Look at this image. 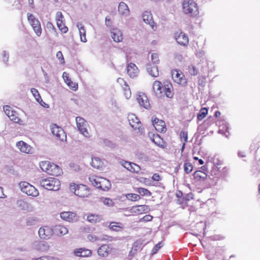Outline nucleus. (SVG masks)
<instances>
[{
  "instance_id": "39448f33",
  "label": "nucleus",
  "mask_w": 260,
  "mask_h": 260,
  "mask_svg": "<svg viewBox=\"0 0 260 260\" xmlns=\"http://www.w3.org/2000/svg\"><path fill=\"white\" fill-rule=\"evenodd\" d=\"M19 186L21 191L28 196L36 197L39 194L38 190L27 182H20L19 184Z\"/></svg>"
},
{
  "instance_id": "052dcab7",
  "label": "nucleus",
  "mask_w": 260,
  "mask_h": 260,
  "mask_svg": "<svg viewBox=\"0 0 260 260\" xmlns=\"http://www.w3.org/2000/svg\"><path fill=\"white\" fill-rule=\"evenodd\" d=\"M36 220L32 218H29L27 220L26 223L27 225L30 226L35 225L36 223Z\"/></svg>"
},
{
  "instance_id": "f3484780",
  "label": "nucleus",
  "mask_w": 260,
  "mask_h": 260,
  "mask_svg": "<svg viewBox=\"0 0 260 260\" xmlns=\"http://www.w3.org/2000/svg\"><path fill=\"white\" fill-rule=\"evenodd\" d=\"M175 39L178 44L183 46L187 45L189 42L188 36L183 32H176Z\"/></svg>"
},
{
  "instance_id": "f03ea898",
  "label": "nucleus",
  "mask_w": 260,
  "mask_h": 260,
  "mask_svg": "<svg viewBox=\"0 0 260 260\" xmlns=\"http://www.w3.org/2000/svg\"><path fill=\"white\" fill-rule=\"evenodd\" d=\"M89 182L95 187L104 191L108 190L111 187L110 182L104 178L90 175L88 178Z\"/></svg>"
},
{
  "instance_id": "1a4fd4ad",
  "label": "nucleus",
  "mask_w": 260,
  "mask_h": 260,
  "mask_svg": "<svg viewBox=\"0 0 260 260\" xmlns=\"http://www.w3.org/2000/svg\"><path fill=\"white\" fill-rule=\"evenodd\" d=\"M39 235L42 239H49L53 234V229L48 226H44L39 229Z\"/></svg>"
},
{
  "instance_id": "bf43d9fd",
  "label": "nucleus",
  "mask_w": 260,
  "mask_h": 260,
  "mask_svg": "<svg viewBox=\"0 0 260 260\" xmlns=\"http://www.w3.org/2000/svg\"><path fill=\"white\" fill-rule=\"evenodd\" d=\"M3 61L6 63L9 60V53L6 51H4L3 53Z\"/></svg>"
},
{
  "instance_id": "dca6fc26",
  "label": "nucleus",
  "mask_w": 260,
  "mask_h": 260,
  "mask_svg": "<svg viewBox=\"0 0 260 260\" xmlns=\"http://www.w3.org/2000/svg\"><path fill=\"white\" fill-rule=\"evenodd\" d=\"M51 132L53 135L55 136L60 141H62L64 138H66V135L63 130L56 124L52 125Z\"/></svg>"
},
{
  "instance_id": "a18cd8bd",
  "label": "nucleus",
  "mask_w": 260,
  "mask_h": 260,
  "mask_svg": "<svg viewBox=\"0 0 260 260\" xmlns=\"http://www.w3.org/2000/svg\"><path fill=\"white\" fill-rule=\"evenodd\" d=\"M46 27L51 33H54L55 35H57L56 29L51 22H47Z\"/></svg>"
},
{
  "instance_id": "5fc2aeb1",
  "label": "nucleus",
  "mask_w": 260,
  "mask_h": 260,
  "mask_svg": "<svg viewBox=\"0 0 260 260\" xmlns=\"http://www.w3.org/2000/svg\"><path fill=\"white\" fill-rule=\"evenodd\" d=\"M67 84L71 89L74 91H76L78 88V84L76 83L73 82L71 80H70V82H67Z\"/></svg>"
},
{
  "instance_id": "f257e3e1",
  "label": "nucleus",
  "mask_w": 260,
  "mask_h": 260,
  "mask_svg": "<svg viewBox=\"0 0 260 260\" xmlns=\"http://www.w3.org/2000/svg\"><path fill=\"white\" fill-rule=\"evenodd\" d=\"M38 183L46 189L53 191L58 190L60 185L59 180L53 177H42L39 179Z\"/></svg>"
},
{
  "instance_id": "4d7b16f0",
  "label": "nucleus",
  "mask_w": 260,
  "mask_h": 260,
  "mask_svg": "<svg viewBox=\"0 0 260 260\" xmlns=\"http://www.w3.org/2000/svg\"><path fill=\"white\" fill-rule=\"evenodd\" d=\"M103 202L104 205H107L108 206H112L113 205V201L109 198H105L103 200Z\"/></svg>"
},
{
  "instance_id": "69168bd1",
  "label": "nucleus",
  "mask_w": 260,
  "mask_h": 260,
  "mask_svg": "<svg viewBox=\"0 0 260 260\" xmlns=\"http://www.w3.org/2000/svg\"><path fill=\"white\" fill-rule=\"evenodd\" d=\"M105 24L106 26H109V27L111 26L112 25V21H111L110 18L108 16H107L105 18Z\"/></svg>"
},
{
  "instance_id": "864d4df0",
  "label": "nucleus",
  "mask_w": 260,
  "mask_h": 260,
  "mask_svg": "<svg viewBox=\"0 0 260 260\" xmlns=\"http://www.w3.org/2000/svg\"><path fill=\"white\" fill-rule=\"evenodd\" d=\"M99 241H111L112 240V237L110 236H108L106 235H103L102 236L98 237Z\"/></svg>"
},
{
  "instance_id": "6e6552de",
  "label": "nucleus",
  "mask_w": 260,
  "mask_h": 260,
  "mask_svg": "<svg viewBox=\"0 0 260 260\" xmlns=\"http://www.w3.org/2000/svg\"><path fill=\"white\" fill-rule=\"evenodd\" d=\"M77 126L79 131L85 137L89 135L88 132L86 128L87 124V122L81 117H77L76 118Z\"/></svg>"
},
{
  "instance_id": "c756f323",
  "label": "nucleus",
  "mask_w": 260,
  "mask_h": 260,
  "mask_svg": "<svg viewBox=\"0 0 260 260\" xmlns=\"http://www.w3.org/2000/svg\"><path fill=\"white\" fill-rule=\"evenodd\" d=\"M118 12L122 15L127 16L129 14V10L127 5L124 2H120L118 5Z\"/></svg>"
},
{
  "instance_id": "412c9836",
  "label": "nucleus",
  "mask_w": 260,
  "mask_h": 260,
  "mask_svg": "<svg viewBox=\"0 0 260 260\" xmlns=\"http://www.w3.org/2000/svg\"><path fill=\"white\" fill-rule=\"evenodd\" d=\"M111 251L112 248L109 245L104 244L99 247L98 250V253L101 256L107 257L111 252Z\"/></svg>"
},
{
  "instance_id": "6ab92c4d",
  "label": "nucleus",
  "mask_w": 260,
  "mask_h": 260,
  "mask_svg": "<svg viewBox=\"0 0 260 260\" xmlns=\"http://www.w3.org/2000/svg\"><path fill=\"white\" fill-rule=\"evenodd\" d=\"M163 88L164 86L160 82L158 81H155L153 84V90L156 96L158 98H161L163 96Z\"/></svg>"
},
{
  "instance_id": "ea45409f",
  "label": "nucleus",
  "mask_w": 260,
  "mask_h": 260,
  "mask_svg": "<svg viewBox=\"0 0 260 260\" xmlns=\"http://www.w3.org/2000/svg\"><path fill=\"white\" fill-rule=\"evenodd\" d=\"M9 118L10 119L13 121L15 123H20V122L22 121L21 119L17 116L16 112H15L13 114H11V115H9Z\"/></svg>"
},
{
  "instance_id": "f8f14e48",
  "label": "nucleus",
  "mask_w": 260,
  "mask_h": 260,
  "mask_svg": "<svg viewBox=\"0 0 260 260\" xmlns=\"http://www.w3.org/2000/svg\"><path fill=\"white\" fill-rule=\"evenodd\" d=\"M63 16L61 12H57L56 14V21L57 26L58 28L63 33H66L68 30V28L65 26L63 23Z\"/></svg>"
},
{
  "instance_id": "c03bdc74",
  "label": "nucleus",
  "mask_w": 260,
  "mask_h": 260,
  "mask_svg": "<svg viewBox=\"0 0 260 260\" xmlns=\"http://www.w3.org/2000/svg\"><path fill=\"white\" fill-rule=\"evenodd\" d=\"M126 198L128 200L132 201H137L140 199V196L135 193H129L126 195Z\"/></svg>"
},
{
  "instance_id": "4c0bfd02",
  "label": "nucleus",
  "mask_w": 260,
  "mask_h": 260,
  "mask_svg": "<svg viewBox=\"0 0 260 260\" xmlns=\"http://www.w3.org/2000/svg\"><path fill=\"white\" fill-rule=\"evenodd\" d=\"M208 113V109L206 108H202L200 113L197 115L198 120H202L203 119Z\"/></svg>"
},
{
  "instance_id": "0eeeda50",
  "label": "nucleus",
  "mask_w": 260,
  "mask_h": 260,
  "mask_svg": "<svg viewBox=\"0 0 260 260\" xmlns=\"http://www.w3.org/2000/svg\"><path fill=\"white\" fill-rule=\"evenodd\" d=\"M172 77L173 80L178 84L184 86L187 83V81L182 73L177 70H173L172 72Z\"/></svg>"
},
{
  "instance_id": "2f4dec72",
  "label": "nucleus",
  "mask_w": 260,
  "mask_h": 260,
  "mask_svg": "<svg viewBox=\"0 0 260 260\" xmlns=\"http://www.w3.org/2000/svg\"><path fill=\"white\" fill-rule=\"evenodd\" d=\"M77 27H78L79 31L81 41L84 43L86 42L87 40L86 39V31L84 26L82 25L81 23L78 22L77 24Z\"/></svg>"
},
{
  "instance_id": "a19ab883",
  "label": "nucleus",
  "mask_w": 260,
  "mask_h": 260,
  "mask_svg": "<svg viewBox=\"0 0 260 260\" xmlns=\"http://www.w3.org/2000/svg\"><path fill=\"white\" fill-rule=\"evenodd\" d=\"M193 167L191 163L185 162L184 164V170L187 174L190 173L192 170Z\"/></svg>"
},
{
  "instance_id": "ddd939ff",
  "label": "nucleus",
  "mask_w": 260,
  "mask_h": 260,
  "mask_svg": "<svg viewBox=\"0 0 260 260\" xmlns=\"http://www.w3.org/2000/svg\"><path fill=\"white\" fill-rule=\"evenodd\" d=\"M31 247L33 249L45 252L49 250L50 246L48 243L44 241H35L31 244Z\"/></svg>"
},
{
  "instance_id": "f704fd0d",
  "label": "nucleus",
  "mask_w": 260,
  "mask_h": 260,
  "mask_svg": "<svg viewBox=\"0 0 260 260\" xmlns=\"http://www.w3.org/2000/svg\"><path fill=\"white\" fill-rule=\"evenodd\" d=\"M227 132L228 126L226 124H224V121H220L219 124L218 133L225 136V137H227L228 136L226 135Z\"/></svg>"
},
{
  "instance_id": "09e8293b",
  "label": "nucleus",
  "mask_w": 260,
  "mask_h": 260,
  "mask_svg": "<svg viewBox=\"0 0 260 260\" xmlns=\"http://www.w3.org/2000/svg\"><path fill=\"white\" fill-rule=\"evenodd\" d=\"M189 72L190 75L196 76L198 73V71L194 66L191 65L188 67Z\"/></svg>"
},
{
  "instance_id": "8fccbe9b",
  "label": "nucleus",
  "mask_w": 260,
  "mask_h": 260,
  "mask_svg": "<svg viewBox=\"0 0 260 260\" xmlns=\"http://www.w3.org/2000/svg\"><path fill=\"white\" fill-rule=\"evenodd\" d=\"M162 246V242H159L156 244L153 248L151 251V255H153L157 253V251Z\"/></svg>"
},
{
  "instance_id": "e2e57ef3",
  "label": "nucleus",
  "mask_w": 260,
  "mask_h": 260,
  "mask_svg": "<svg viewBox=\"0 0 260 260\" xmlns=\"http://www.w3.org/2000/svg\"><path fill=\"white\" fill-rule=\"evenodd\" d=\"M196 55L198 58H202L205 55V52L203 50H199V51H197Z\"/></svg>"
},
{
  "instance_id": "c85d7f7f",
  "label": "nucleus",
  "mask_w": 260,
  "mask_h": 260,
  "mask_svg": "<svg viewBox=\"0 0 260 260\" xmlns=\"http://www.w3.org/2000/svg\"><path fill=\"white\" fill-rule=\"evenodd\" d=\"M62 173V170L58 166L52 163L48 174L57 176L60 175Z\"/></svg>"
},
{
  "instance_id": "b1692460",
  "label": "nucleus",
  "mask_w": 260,
  "mask_h": 260,
  "mask_svg": "<svg viewBox=\"0 0 260 260\" xmlns=\"http://www.w3.org/2000/svg\"><path fill=\"white\" fill-rule=\"evenodd\" d=\"M173 87L171 83L167 82L164 85L163 88V96L164 95L168 98H172L173 96L174 93L172 91Z\"/></svg>"
},
{
  "instance_id": "473e14b6",
  "label": "nucleus",
  "mask_w": 260,
  "mask_h": 260,
  "mask_svg": "<svg viewBox=\"0 0 260 260\" xmlns=\"http://www.w3.org/2000/svg\"><path fill=\"white\" fill-rule=\"evenodd\" d=\"M91 165L94 168L101 169L102 168L104 165V163L100 158L98 157H94L92 158Z\"/></svg>"
},
{
  "instance_id": "4468645a",
  "label": "nucleus",
  "mask_w": 260,
  "mask_h": 260,
  "mask_svg": "<svg viewBox=\"0 0 260 260\" xmlns=\"http://www.w3.org/2000/svg\"><path fill=\"white\" fill-rule=\"evenodd\" d=\"M60 218L69 222H75L78 220L77 215L72 212H62L60 214Z\"/></svg>"
},
{
  "instance_id": "338daca9",
  "label": "nucleus",
  "mask_w": 260,
  "mask_h": 260,
  "mask_svg": "<svg viewBox=\"0 0 260 260\" xmlns=\"http://www.w3.org/2000/svg\"><path fill=\"white\" fill-rule=\"evenodd\" d=\"M62 77L64 79V80L65 81V82L67 84V82H70V80H71V79L69 78V77H68V74L66 73V72H64L62 74Z\"/></svg>"
},
{
  "instance_id": "9b49d317",
  "label": "nucleus",
  "mask_w": 260,
  "mask_h": 260,
  "mask_svg": "<svg viewBox=\"0 0 260 260\" xmlns=\"http://www.w3.org/2000/svg\"><path fill=\"white\" fill-rule=\"evenodd\" d=\"M16 147L23 153L27 154H32L34 152V148L24 142V141H20L17 142L16 144Z\"/></svg>"
},
{
  "instance_id": "49530a36",
  "label": "nucleus",
  "mask_w": 260,
  "mask_h": 260,
  "mask_svg": "<svg viewBox=\"0 0 260 260\" xmlns=\"http://www.w3.org/2000/svg\"><path fill=\"white\" fill-rule=\"evenodd\" d=\"M98 217L97 215H95L93 214H91L90 215L87 216V219L88 221L91 223H96L98 222L99 220H98Z\"/></svg>"
},
{
  "instance_id": "7c9ffc66",
  "label": "nucleus",
  "mask_w": 260,
  "mask_h": 260,
  "mask_svg": "<svg viewBox=\"0 0 260 260\" xmlns=\"http://www.w3.org/2000/svg\"><path fill=\"white\" fill-rule=\"evenodd\" d=\"M143 21L147 24H149L152 28H154V22L152 20V14L149 12L146 11L142 16Z\"/></svg>"
},
{
  "instance_id": "680f3d73",
  "label": "nucleus",
  "mask_w": 260,
  "mask_h": 260,
  "mask_svg": "<svg viewBox=\"0 0 260 260\" xmlns=\"http://www.w3.org/2000/svg\"><path fill=\"white\" fill-rule=\"evenodd\" d=\"M180 137L184 139V142H187L188 140V134L185 132H181Z\"/></svg>"
},
{
  "instance_id": "423d86ee",
  "label": "nucleus",
  "mask_w": 260,
  "mask_h": 260,
  "mask_svg": "<svg viewBox=\"0 0 260 260\" xmlns=\"http://www.w3.org/2000/svg\"><path fill=\"white\" fill-rule=\"evenodd\" d=\"M27 19L36 35L40 37L42 34V28L40 21L32 14L29 13L27 14Z\"/></svg>"
},
{
  "instance_id": "de8ad7c7",
  "label": "nucleus",
  "mask_w": 260,
  "mask_h": 260,
  "mask_svg": "<svg viewBox=\"0 0 260 260\" xmlns=\"http://www.w3.org/2000/svg\"><path fill=\"white\" fill-rule=\"evenodd\" d=\"M31 92L32 93V95H34V96L35 97V98L36 99V101L38 102L40 100V99H41V97L37 89H36V88H31Z\"/></svg>"
},
{
  "instance_id": "cd10ccee",
  "label": "nucleus",
  "mask_w": 260,
  "mask_h": 260,
  "mask_svg": "<svg viewBox=\"0 0 260 260\" xmlns=\"http://www.w3.org/2000/svg\"><path fill=\"white\" fill-rule=\"evenodd\" d=\"M57 236H62L68 233V229L62 225H56L53 229V233Z\"/></svg>"
},
{
  "instance_id": "72a5a7b5",
  "label": "nucleus",
  "mask_w": 260,
  "mask_h": 260,
  "mask_svg": "<svg viewBox=\"0 0 260 260\" xmlns=\"http://www.w3.org/2000/svg\"><path fill=\"white\" fill-rule=\"evenodd\" d=\"M148 209L149 207L147 205H139L132 208L133 212L137 214H141L143 212H147Z\"/></svg>"
},
{
  "instance_id": "79ce46f5",
  "label": "nucleus",
  "mask_w": 260,
  "mask_h": 260,
  "mask_svg": "<svg viewBox=\"0 0 260 260\" xmlns=\"http://www.w3.org/2000/svg\"><path fill=\"white\" fill-rule=\"evenodd\" d=\"M138 192L143 196H150L151 192L147 189L144 188H139L138 189Z\"/></svg>"
},
{
  "instance_id": "603ef678",
  "label": "nucleus",
  "mask_w": 260,
  "mask_h": 260,
  "mask_svg": "<svg viewBox=\"0 0 260 260\" xmlns=\"http://www.w3.org/2000/svg\"><path fill=\"white\" fill-rule=\"evenodd\" d=\"M87 239L91 242H94L96 241H99V238L98 236H95L94 234H89L87 236Z\"/></svg>"
},
{
  "instance_id": "e433bc0d",
  "label": "nucleus",
  "mask_w": 260,
  "mask_h": 260,
  "mask_svg": "<svg viewBox=\"0 0 260 260\" xmlns=\"http://www.w3.org/2000/svg\"><path fill=\"white\" fill-rule=\"evenodd\" d=\"M194 178L199 180H204L207 178V174L202 171H197L193 174Z\"/></svg>"
},
{
  "instance_id": "13d9d810",
  "label": "nucleus",
  "mask_w": 260,
  "mask_h": 260,
  "mask_svg": "<svg viewBox=\"0 0 260 260\" xmlns=\"http://www.w3.org/2000/svg\"><path fill=\"white\" fill-rule=\"evenodd\" d=\"M151 60L153 64L159 62L158 55L157 53H152L151 54Z\"/></svg>"
},
{
  "instance_id": "7ed1b4c3",
  "label": "nucleus",
  "mask_w": 260,
  "mask_h": 260,
  "mask_svg": "<svg viewBox=\"0 0 260 260\" xmlns=\"http://www.w3.org/2000/svg\"><path fill=\"white\" fill-rule=\"evenodd\" d=\"M183 12L191 17H195L199 14L197 4L193 0L184 1L183 5Z\"/></svg>"
},
{
  "instance_id": "58836bf2",
  "label": "nucleus",
  "mask_w": 260,
  "mask_h": 260,
  "mask_svg": "<svg viewBox=\"0 0 260 260\" xmlns=\"http://www.w3.org/2000/svg\"><path fill=\"white\" fill-rule=\"evenodd\" d=\"M109 228L114 231H120L122 228L119 225V223L112 222L109 224Z\"/></svg>"
},
{
  "instance_id": "5701e85b",
  "label": "nucleus",
  "mask_w": 260,
  "mask_h": 260,
  "mask_svg": "<svg viewBox=\"0 0 260 260\" xmlns=\"http://www.w3.org/2000/svg\"><path fill=\"white\" fill-rule=\"evenodd\" d=\"M127 72L129 77L133 78L137 76L138 69L134 63H130L127 67Z\"/></svg>"
},
{
  "instance_id": "a211bd4d",
  "label": "nucleus",
  "mask_w": 260,
  "mask_h": 260,
  "mask_svg": "<svg viewBox=\"0 0 260 260\" xmlns=\"http://www.w3.org/2000/svg\"><path fill=\"white\" fill-rule=\"evenodd\" d=\"M137 100L140 106L143 107L146 109H150L151 107L149 100L145 94L143 93L142 94L138 95Z\"/></svg>"
},
{
  "instance_id": "774afa93",
  "label": "nucleus",
  "mask_w": 260,
  "mask_h": 260,
  "mask_svg": "<svg viewBox=\"0 0 260 260\" xmlns=\"http://www.w3.org/2000/svg\"><path fill=\"white\" fill-rule=\"evenodd\" d=\"M152 179L154 181H158L160 180V177L158 174H154L152 177Z\"/></svg>"
},
{
  "instance_id": "2eb2a0df",
  "label": "nucleus",
  "mask_w": 260,
  "mask_h": 260,
  "mask_svg": "<svg viewBox=\"0 0 260 260\" xmlns=\"http://www.w3.org/2000/svg\"><path fill=\"white\" fill-rule=\"evenodd\" d=\"M153 125L155 129L160 133H165L166 132L167 128L165 122L158 119L157 118H154L152 119Z\"/></svg>"
},
{
  "instance_id": "20e7f679",
  "label": "nucleus",
  "mask_w": 260,
  "mask_h": 260,
  "mask_svg": "<svg viewBox=\"0 0 260 260\" xmlns=\"http://www.w3.org/2000/svg\"><path fill=\"white\" fill-rule=\"evenodd\" d=\"M70 189L71 191L74 192L75 194L80 198L88 197L90 194L89 188L83 184H71Z\"/></svg>"
},
{
  "instance_id": "37998d69",
  "label": "nucleus",
  "mask_w": 260,
  "mask_h": 260,
  "mask_svg": "<svg viewBox=\"0 0 260 260\" xmlns=\"http://www.w3.org/2000/svg\"><path fill=\"white\" fill-rule=\"evenodd\" d=\"M4 111L7 116L9 117V115H11V114H13L15 111L12 110V108L8 105L4 106L3 107Z\"/></svg>"
},
{
  "instance_id": "9d476101",
  "label": "nucleus",
  "mask_w": 260,
  "mask_h": 260,
  "mask_svg": "<svg viewBox=\"0 0 260 260\" xmlns=\"http://www.w3.org/2000/svg\"><path fill=\"white\" fill-rule=\"evenodd\" d=\"M127 119L130 125L134 129H138L140 132L142 129V124L139 119L134 114H129L128 115Z\"/></svg>"
},
{
  "instance_id": "aec40b11",
  "label": "nucleus",
  "mask_w": 260,
  "mask_h": 260,
  "mask_svg": "<svg viewBox=\"0 0 260 260\" xmlns=\"http://www.w3.org/2000/svg\"><path fill=\"white\" fill-rule=\"evenodd\" d=\"M16 205L17 207L21 210L27 211H31L33 210V207L31 205L23 201V200L20 199L17 200Z\"/></svg>"
},
{
  "instance_id": "bb28decb",
  "label": "nucleus",
  "mask_w": 260,
  "mask_h": 260,
  "mask_svg": "<svg viewBox=\"0 0 260 260\" xmlns=\"http://www.w3.org/2000/svg\"><path fill=\"white\" fill-rule=\"evenodd\" d=\"M74 253L77 256L88 257L91 254V251L84 248H80L75 250Z\"/></svg>"
},
{
  "instance_id": "6e6d98bb",
  "label": "nucleus",
  "mask_w": 260,
  "mask_h": 260,
  "mask_svg": "<svg viewBox=\"0 0 260 260\" xmlns=\"http://www.w3.org/2000/svg\"><path fill=\"white\" fill-rule=\"evenodd\" d=\"M152 141L157 145H159L161 139L158 135H153V138L152 139Z\"/></svg>"
},
{
  "instance_id": "393cba45",
  "label": "nucleus",
  "mask_w": 260,
  "mask_h": 260,
  "mask_svg": "<svg viewBox=\"0 0 260 260\" xmlns=\"http://www.w3.org/2000/svg\"><path fill=\"white\" fill-rule=\"evenodd\" d=\"M111 37L114 41L116 42H121L123 40V35L121 30L115 28L111 30Z\"/></svg>"
},
{
  "instance_id": "4be33fe9",
  "label": "nucleus",
  "mask_w": 260,
  "mask_h": 260,
  "mask_svg": "<svg viewBox=\"0 0 260 260\" xmlns=\"http://www.w3.org/2000/svg\"><path fill=\"white\" fill-rule=\"evenodd\" d=\"M122 165L131 172L138 173L141 170V168L138 165L130 162L124 161Z\"/></svg>"
},
{
  "instance_id": "0e129e2a",
  "label": "nucleus",
  "mask_w": 260,
  "mask_h": 260,
  "mask_svg": "<svg viewBox=\"0 0 260 260\" xmlns=\"http://www.w3.org/2000/svg\"><path fill=\"white\" fill-rule=\"evenodd\" d=\"M124 94L125 98L127 99H128L131 96V92L129 88H128L127 89H125V91H124Z\"/></svg>"
},
{
  "instance_id": "a878e982",
  "label": "nucleus",
  "mask_w": 260,
  "mask_h": 260,
  "mask_svg": "<svg viewBox=\"0 0 260 260\" xmlns=\"http://www.w3.org/2000/svg\"><path fill=\"white\" fill-rule=\"evenodd\" d=\"M146 69L148 74L152 77H157L158 76L159 73L157 66L149 63L147 64Z\"/></svg>"
},
{
  "instance_id": "3c124183",
  "label": "nucleus",
  "mask_w": 260,
  "mask_h": 260,
  "mask_svg": "<svg viewBox=\"0 0 260 260\" xmlns=\"http://www.w3.org/2000/svg\"><path fill=\"white\" fill-rule=\"evenodd\" d=\"M56 56L61 64H63L65 63L63 56L62 55V52L60 51H58L57 52Z\"/></svg>"
},
{
  "instance_id": "c9c22d12",
  "label": "nucleus",
  "mask_w": 260,
  "mask_h": 260,
  "mask_svg": "<svg viewBox=\"0 0 260 260\" xmlns=\"http://www.w3.org/2000/svg\"><path fill=\"white\" fill-rule=\"evenodd\" d=\"M51 164L52 163L48 161H43L40 163V167L44 172L48 173Z\"/></svg>"
}]
</instances>
